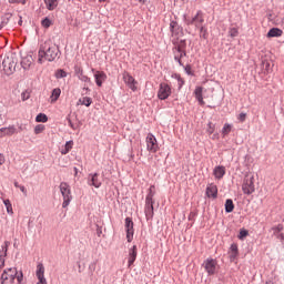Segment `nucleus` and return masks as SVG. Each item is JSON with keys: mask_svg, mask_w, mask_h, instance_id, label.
Segmentation results:
<instances>
[{"mask_svg": "<svg viewBox=\"0 0 284 284\" xmlns=\"http://www.w3.org/2000/svg\"><path fill=\"white\" fill-rule=\"evenodd\" d=\"M273 235L276 236V239H280V241H284V234H283V225L278 224L277 226L272 227Z\"/></svg>", "mask_w": 284, "mask_h": 284, "instance_id": "412c9836", "label": "nucleus"}, {"mask_svg": "<svg viewBox=\"0 0 284 284\" xmlns=\"http://www.w3.org/2000/svg\"><path fill=\"white\" fill-rule=\"evenodd\" d=\"M123 81H124L125 85H128V88H130V90H132V92H136V90H138L136 85L139 84V82L134 79V77H132L128 72H124Z\"/></svg>", "mask_w": 284, "mask_h": 284, "instance_id": "9b49d317", "label": "nucleus"}, {"mask_svg": "<svg viewBox=\"0 0 284 284\" xmlns=\"http://www.w3.org/2000/svg\"><path fill=\"white\" fill-rule=\"evenodd\" d=\"M125 232H126V241L128 243H132V240L134 239V222L132 221V217L125 219Z\"/></svg>", "mask_w": 284, "mask_h": 284, "instance_id": "1a4fd4ad", "label": "nucleus"}, {"mask_svg": "<svg viewBox=\"0 0 284 284\" xmlns=\"http://www.w3.org/2000/svg\"><path fill=\"white\" fill-rule=\"evenodd\" d=\"M1 28H3V22L0 24V30H1Z\"/></svg>", "mask_w": 284, "mask_h": 284, "instance_id": "0e129e2a", "label": "nucleus"}, {"mask_svg": "<svg viewBox=\"0 0 284 284\" xmlns=\"http://www.w3.org/2000/svg\"><path fill=\"white\" fill-rule=\"evenodd\" d=\"M3 70L7 74H12L17 70V60L14 57H7L2 62Z\"/></svg>", "mask_w": 284, "mask_h": 284, "instance_id": "0eeeda50", "label": "nucleus"}, {"mask_svg": "<svg viewBox=\"0 0 284 284\" xmlns=\"http://www.w3.org/2000/svg\"><path fill=\"white\" fill-rule=\"evenodd\" d=\"M37 123H48V115L40 113L36 116Z\"/></svg>", "mask_w": 284, "mask_h": 284, "instance_id": "f704fd0d", "label": "nucleus"}, {"mask_svg": "<svg viewBox=\"0 0 284 284\" xmlns=\"http://www.w3.org/2000/svg\"><path fill=\"white\" fill-rule=\"evenodd\" d=\"M174 79H176L179 90H181V88H183V85H185V80H183V78H181V75H179V74H175Z\"/></svg>", "mask_w": 284, "mask_h": 284, "instance_id": "58836bf2", "label": "nucleus"}, {"mask_svg": "<svg viewBox=\"0 0 284 284\" xmlns=\"http://www.w3.org/2000/svg\"><path fill=\"white\" fill-rule=\"evenodd\" d=\"M248 234H250V232H247V230L242 229L240 231V234L237 235V239H240V241H244Z\"/></svg>", "mask_w": 284, "mask_h": 284, "instance_id": "ea45409f", "label": "nucleus"}, {"mask_svg": "<svg viewBox=\"0 0 284 284\" xmlns=\"http://www.w3.org/2000/svg\"><path fill=\"white\" fill-rule=\"evenodd\" d=\"M78 103H80V105H85L87 108H90L92 105V98L89 97H84L79 99Z\"/></svg>", "mask_w": 284, "mask_h": 284, "instance_id": "7c9ffc66", "label": "nucleus"}, {"mask_svg": "<svg viewBox=\"0 0 284 284\" xmlns=\"http://www.w3.org/2000/svg\"><path fill=\"white\" fill-rule=\"evenodd\" d=\"M203 12L199 11L193 19L186 20V26H195V28H200L201 32H203Z\"/></svg>", "mask_w": 284, "mask_h": 284, "instance_id": "9d476101", "label": "nucleus"}, {"mask_svg": "<svg viewBox=\"0 0 284 284\" xmlns=\"http://www.w3.org/2000/svg\"><path fill=\"white\" fill-rule=\"evenodd\" d=\"M184 70L186 72V74L192 75V67L186 65V67H184Z\"/></svg>", "mask_w": 284, "mask_h": 284, "instance_id": "603ef678", "label": "nucleus"}, {"mask_svg": "<svg viewBox=\"0 0 284 284\" xmlns=\"http://www.w3.org/2000/svg\"><path fill=\"white\" fill-rule=\"evenodd\" d=\"M89 270L94 272V270H97V263L90 264Z\"/></svg>", "mask_w": 284, "mask_h": 284, "instance_id": "5fc2aeb1", "label": "nucleus"}, {"mask_svg": "<svg viewBox=\"0 0 284 284\" xmlns=\"http://www.w3.org/2000/svg\"><path fill=\"white\" fill-rule=\"evenodd\" d=\"M80 81H83L84 83H90V78L83 73H81L79 77Z\"/></svg>", "mask_w": 284, "mask_h": 284, "instance_id": "a18cd8bd", "label": "nucleus"}, {"mask_svg": "<svg viewBox=\"0 0 284 284\" xmlns=\"http://www.w3.org/2000/svg\"><path fill=\"white\" fill-rule=\"evenodd\" d=\"M59 97H61V89L55 88L52 90L51 95H50V103H55L59 101Z\"/></svg>", "mask_w": 284, "mask_h": 284, "instance_id": "393cba45", "label": "nucleus"}, {"mask_svg": "<svg viewBox=\"0 0 284 284\" xmlns=\"http://www.w3.org/2000/svg\"><path fill=\"white\" fill-rule=\"evenodd\" d=\"M170 94H172V87L165 82L160 83L158 99L165 101V99L170 98Z\"/></svg>", "mask_w": 284, "mask_h": 284, "instance_id": "6e6552de", "label": "nucleus"}, {"mask_svg": "<svg viewBox=\"0 0 284 284\" xmlns=\"http://www.w3.org/2000/svg\"><path fill=\"white\" fill-rule=\"evenodd\" d=\"M36 276L39 281L37 284H48V281L45 280V267L43 264L40 263L37 265Z\"/></svg>", "mask_w": 284, "mask_h": 284, "instance_id": "f8f14e48", "label": "nucleus"}, {"mask_svg": "<svg viewBox=\"0 0 284 284\" xmlns=\"http://www.w3.org/2000/svg\"><path fill=\"white\" fill-rule=\"evenodd\" d=\"M242 192L247 195L254 194V192H256V187L254 185V175H245L242 184Z\"/></svg>", "mask_w": 284, "mask_h": 284, "instance_id": "20e7f679", "label": "nucleus"}, {"mask_svg": "<svg viewBox=\"0 0 284 284\" xmlns=\"http://www.w3.org/2000/svg\"><path fill=\"white\" fill-rule=\"evenodd\" d=\"M194 94L200 105H205V101L203 100V87H196L194 90Z\"/></svg>", "mask_w": 284, "mask_h": 284, "instance_id": "5701e85b", "label": "nucleus"}, {"mask_svg": "<svg viewBox=\"0 0 284 284\" xmlns=\"http://www.w3.org/2000/svg\"><path fill=\"white\" fill-rule=\"evenodd\" d=\"M262 65L264 71L267 73L272 72V64L268 61H263Z\"/></svg>", "mask_w": 284, "mask_h": 284, "instance_id": "79ce46f5", "label": "nucleus"}, {"mask_svg": "<svg viewBox=\"0 0 284 284\" xmlns=\"http://www.w3.org/2000/svg\"><path fill=\"white\" fill-rule=\"evenodd\" d=\"M225 212H227V214H230V212H234V202L230 199L225 202Z\"/></svg>", "mask_w": 284, "mask_h": 284, "instance_id": "473e14b6", "label": "nucleus"}, {"mask_svg": "<svg viewBox=\"0 0 284 284\" xmlns=\"http://www.w3.org/2000/svg\"><path fill=\"white\" fill-rule=\"evenodd\" d=\"M170 30H171L172 37H179V33L181 32V28H179V22L171 21Z\"/></svg>", "mask_w": 284, "mask_h": 284, "instance_id": "b1692460", "label": "nucleus"}, {"mask_svg": "<svg viewBox=\"0 0 284 284\" xmlns=\"http://www.w3.org/2000/svg\"><path fill=\"white\" fill-rule=\"evenodd\" d=\"M9 3H19V0H9Z\"/></svg>", "mask_w": 284, "mask_h": 284, "instance_id": "13d9d810", "label": "nucleus"}, {"mask_svg": "<svg viewBox=\"0 0 284 284\" xmlns=\"http://www.w3.org/2000/svg\"><path fill=\"white\" fill-rule=\"evenodd\" d=\"M283 36V30L278 29V28H273L267 32V37L268 39L273 38V37H282Z\"/></svg>", "mask_w": 284, "mask_h": 284, "instance_id": "cd10ccee", "label": "nucleus"}, {"mask_svg": "<svg viewBox=\"0 0 284 284\" xmlns=\"http://www.w3.org/2000/svg\"><path fill=\"white\" fill-rule=\"evenodd\" d=\"M213 174H214L215 179H217L220 181V179H223V176H225V166H216L213 170Z\"/></svg>", "mask_w": 284, "mask_h": 284, "instance_id": "a878e982", "label": "nucleus"}, {"mask_svg": "<svg viewBox=\"0 0 284 284\" xmlns=\"http://www.w3.org/2000/svg\"><path fill=\"white\" fill-rule=\"evenodd\" d=\"M88 184L99 189L101 187L103 182H101V179H99V173H91L89 174V178H88Z\"/></svg>", "mask_w": 284, "mask_h": 284, "instance_id": "2eb2a0df", "label": "nucleus"}, {"mask_svg": "<svg viewBox=\"0 0 284 284\" xmlns=\"http://www.w3.org/2000/svg\"><path fill=\"white\" fill-rule=\"evenodd\" d=\"M65 77H68V73L65 71H63V69H60L55 72L57 79H65Z\"/></svg>", "mask_w": 284, "mask_h": 284, "instance_id": "a19ab883", "label": "nucleus"}, {"mask_svg": "<svg viewBox=\"0 0 284 284\" xmlns=\"http://www.w3.org/2000/svg\"><path fill=\"white\" fill-rule=\"evenodd\" d=\"M16 133H17V128L14 126L1 128L0 139H3V136H12V134H16Z\"/></svg>", "mask_w": 284, "mask_h": 284, "instance_id": "6ab92c4d", "label": "nucleus"}, {"mask_svg": "<svg viewBox=\"0 0 284 284\" xmlns=\"http://www.w3.org/2000/svg\"><path fill=\"white\" fill-rule=\"evenodd\" d=\"M138 254L139 251L136 245H133L131 248H129L128 267H132V265H134V261H136Z\"/></svg>", "mask_w": 284, "mask_h": 284, "instance_id": "dca6fc26", "label": "nucleus"}, {"mask_svg": "<svg viewBox=\"0 0 284 284\" xmlns=\"http://www.w3.org/2000/svg\"><path fill=\"white\" fill-rule=\"evenodd\" d=\"M92 72H94V80L98 88H101L103 83H105L108 74H105L103 71H95L94 69H92Z\"/></svg>", "mask_w": 284, "mask_h": 284, "instance_id": "ddd939ff", "label": "nucleus"}, {"mask_svg": "<svg viewBox=\"0 0 284 284\" xmlns=\"http://www.w3.org/2000/svg\"><path fill=\"white\" fill-rule=\"evenodd\" d=\"M186 55H187V53L185 51H181L180 49L173 48V57L180 65H183L182 59H183V57H186Z\"/></svg>", "mask_w": 284, "mask_h": 284, "instance_id": "a211bd4d", "label": "nucleus"}, {"mask_svg": "<svg viewBox=\"0 0 284 284\" xmlns=\"http://www.w3.org/2000/svg\"><path fill=\"white\" fill-rule=\"evenodd\" d=\"M105 1H108V0H99L100 3H103V2H105Z\"/></svg>", "mask_w": 284, "mask_h": 284, "instance_id": "e2e57ef3", "label": "nucleus"}, {"mask_svg": "<svg viewBox=\"0 0 284 284\" xmlns=\"http://www.w3.org/2000/svg\"><path fill=\"white\" fill-rule=\"evenodd\" d=\"M45 130V125L43 124H38L34 128V134H41V132H43Z\"/></svg>", "mask_w": 284, "mask_h": 284, "instance_id": "37998d69", "label": "nucleus"}, {"mask_svg": "<svg viewBox=\"0 0 284 284\" xmlns=\"http://www.w3.org/2000/svg\"><path fill=\"white\" fill-rule=\"evenodd\" d=\"M3 163H6V155L0 153V165H3Z\"/></svg>", "mask_w": 284, "mask_h": 284, "instance_id": "864d4df0", "label": "nucleus"}, {"mask_svg": "<svg viewBox=\"0 0 284 284\" xmlns=\"http://www.w3.org/2000/svg\"><path fill=\"white\" fill-rule=\"evenodd\" d=\"M72 145H74V142L68 141L64 145V150L61 151V154H68V152L72 150Z\"/></svg>", "mask_w": 284, "mask_h": 284, "instance_id": "c9c22d12", "label": "nucleus"}, {"mask_svg": "<svg viewBox=\"0 0 284 284\" xmlns=\"http://www.w3.org/2000/svg\"><path fill=\"white\" fill-rule=\"evenodd\" d=\"M8 247H10V242L6 241L4 244L2 245V253L0 255V261H2V265H3V263H6V256L8 254Z\"/></svg>", "mask_w": 284, "mask_h": 284, "instance_id": "bb28decb", "label": "nucleus"}, {"mask_svg": "<svg viewBox=\"0 0 284 284\" xmlns=\"http://www.w3.org/2000/svg\"><path fill=\"white\" fill-rule=\"evenodd\" d=\"M74 72L79 77L80 74H83V69L81 67H74Z\"/></svg>", "mask_w": 284, "mask_h": 284, "instance_id": "8fccbe9b", "label": "nucleus"}, {"mask_svg": "<svg viewBox=\"0 0 284 284\" xmlns=\"http://www.w3.org/2000/svg\"><path fill=\"white\" fill-rule=\"evenodd\" d=\"M203 267L209 276H214L219 272V262L214 258H206L203 262Z\"/></svg>", "mask_w": 284, "mask_h": 284, "instance_id": "423d86ee", "label": "nucleus"}, {"mask_svg": "<svg viewBox=\"0 0 284 284\" xmlns=\"http://www.w3.org/2000/svg\"><path fill=\"white\" fill-rule=\"evenodd\" d=\"M239 121H241V123H243L245 121V119H247V114L245 113H240L237 116Z\"/></svg>", "mask_w": 284, "mask_h": 284, "instance_id": "09e8293b", "label": "nucleus"}, {"mask_svg": "<svg viewBox=\"0 0 284 284\" xmlns=\"http://www.w3.org/2000/svg\"><path fill=\"white\" fill-rule=\"evenodd\" d=\"M1 284H23V273L17 267L7 268L1 275Z\"/></svg>", "mask_w": 284, "mask_h": 284, "instance_id": "f03ea898", "label": "nucleus"}, {"mask_svg": "<svg viewBox=\"0 0 284 284\" xmlns=\"http://www.w3.org/2000/svg\"><path fill=\"white\" fill-rule=\"evenodd\" d=\"M28 99H30V91H23L21 93V100L22 101H28Z\"/></svg>", "mask_w": 284, "mask_h": 284, "instance_id": "de8ad7c7", "label": "nucleus"}, {"mask_svg": "<svg viewBox=\"0 0 284 284\" xmlns=\"http://www.w3.org/2000/svg\"><path fill=\"white\" fill-rule=\"evenodd\" d=\"M229 36L234 39V37H239V29L237 28H231L229 30Z\"/></svg>", "mask_w": 284, "mask_h": 284, "instance_id": "c03bdc74", "label": "nucleus"}, {"mask_svg": "<svg viewBox=\"0 0 284 284\" xmlns=\"http://www.w3.org/2000/svg\"><path fill=\"white\" fill-rule=\"evenodd\" d=\"M230 261H236L239 256V245L237 244H231L230 251H229Z\"/></svg>", "mask_w": 284, "mask_h": 284, "instance_id": "4be33fe9", "label": "nucleus"}, {"mask_svg": "<svg viewBox=\"0 0 284 284\" xmlns=\"http://www.w3.org/2000/svg\"><path fill=\"white\" fill-rule=\"evenodd\" d=\"M60 192L63 199L62 207H68L72 201V190L70 189V184L65 182L60 183Z\"/></svg>", "mask_w": 284, "mask_h": 284, "instance_id": "7ed1b4c3", "label": "nucleus"}, {"mask_svg": "<svg viewBox=\"0 0 284 284\" xmlns=\"http://www.w3.org/2000/svg\"><path fill=\"white\" fill-rule=\"evenodd\" d=\"M14 187H21V184H19V182H14Z\"/></svg>", "mask_w": 284, "mask_h": 284, "instance_id": "bf43d9fd", "label": "nucleus"}, {"mask_svg": "<svg viewBox=\"0 0 284 284\" xmlns=\"http://www.w3.org/2000/svg\"><path fill=\"white\" fill-rule=\"evenodd\" d=\"M146 143V150L148 152H151L152 154H156V152L160 150L159 141L156 140V136L152 133H148L145 138Z\"/></svg>", "mask_w": 284, "mask_h": 284, "instance_id": "39448f33", "label": "nucleus"}, {"mask_svg": "<svg viewBox=\"0 0 284 284\" xmlns=\"http://www.w3.org/2000/svg\"><path fill=\"white\" fill-rule=\"evenodd\" d=\"M232 128H234V126L230 123H225L223 125L222 131H221L223 139H225V136H227L230 134V132H232Z\"/></svg>", "mask_w": 284, "mask_h": 284, "instance_id": "c85d7f7f", "label": "nucleus"}, {"mask_svg": "<svg viewBox=\"0 0 284 284\" xmlns=\"http://www.w3.org/2000/svg\"><path fill=\"white\" fill-rule=\"evenodd\" d=\"M34 63V58L32 55L28 54L22 58L21 65L24 70H28L30 65Z\"/></svg>", "mask_w": 284, "mask_h": 284, "instance_id": "aec40b11", "label": "nucleus"}, {"mask_svg": "<svg viewBox=\"0 0 284 284\" xmlns=\"http://www.w3.org/2000/svg\"><path fill=\"white\" fill-rule=\"evenodd\" d=\"M28 0H18V3H22V6H26V2H27Z\"/></svg>", "mask_w": 284, "mask_h": 284, "instance_id": "4d7b16f0", "label": "nucleus"}, {"mask_svg": "<svg viewBox=\"0 0 284 284\" xmlns=\"http://www.w3.org/2000/svg\"><path fill=\"white\" fill-rule=\"evenodd\" d=\"M174 48L175 50H181L182 52H185L187 43L185 42V40H180Z\"/></svg>", "mask_w": 284, "mask_h": 284, "instance_id": "2f4dec72", "label": "nucleus"}, {"mask_svg": "<svg viewBox=\"0 0 284 284\" xmlns=\"http://www.w3.org/2000/svg\"><path fill=\"white\" fill-rule=\"evenodd\" d=\"M4 206L7 207L8 214H14V211H12V203L10 200H3Z\"/></svg>", "mask_w": 284, "mask_h": 284, "instance_id": "4c0bfd02", "label": "nucleus"}, {"mask_svg": "<svg viewBox=\"0 0 284 284\" xmlns=\"http://www.w3.org/2000/svg\"><path fill=\"white\" fill-rule=\"evenodd\" d=\"M215 130H216V125L212 122H209L207 123V129H206L207 134L209 135L214 134Z\"/></svg>", "mask_w": 284, "mask_h": 284, "instance_id": "e433bc0d", "label": "nucleus"}, {"mask_svg": "<svg viewBox=\"0 0 284 284\" xmlns=\"http://www.w3.org/2000/svg\"><path fill=\"white\" fill-rule=\"evenodd\" d=\"M57 57H59V47L50 41L44 42L38 52V63L42 64L45 61H54Z\"/></svg>", "mask_w": 284, "mask_h": 284, "instance_id": "f257e3e1", "label": "nucleus"}, {"mask_svg": "<svg viewBox=\"0 0 284 284\" xmlns=\"http://www.w3.org/2000/svg\"><path fill=\"white\" fill-rule=\"evenodd\" d=\"M41 23L43 28H50V26H52V21H50L48 18L43 19Z\"/></svg>", "mask_w": 284, "mask_h": 284, "instance_id": "49530a36", "label": "nucleus"}, {"mask_svg": "<svg viewBox=\"0 0 284 284\" xmlns=\"http://www.w3.org/2000/svg\"><path fill=\"white\" fill-rule=\"evenodd\" d=\"M144 213L148 221L154 217V200H145Z\"/></svg>", "mask_w": 284, "mask_h": 284, "instance_id": "4468645a", "label": "nucleus"}, {"mask_svg": "<svg viewBox=\"0 0 284 284\" xmlns=\"http://www.w3.org/2000/svg\"><path fill=\"white\" fill-rule=\"evenodd\" d=\"M44 3L49 10H55L57 6H59L58 0H44Z\"/></svg>", "mask_w": 284, "mask_h": 284, "instance_id": "c756f323", "label": "nucleus"}, {"mask_svg": "<svg viewBox=\"0 0 284 284\" xmlns=\"http://www.w3.org/2000/svg\"><path fill=\"white\" fill-rule=\"evenodd\" d=\"M75 174H79V169L74 168Z\"/></svg>", "mask_w": 284, "mask_h": 284, "instance_id": "680f3d73", "label": "nucleus"}, {"mask_svg": "<svg viewBox=\"0 0 284 284\" xmlns=\"http://www.w3.org/2000/svg\"><path fill=\"white\" fill-rule=\"evenodd\" d=\"M154 190H155L154 185H151L150 189H149V193H148V195L145 197V201H154L153 200L154 199V194L156 193Z\"/></svg>", "mask_w": 284, "mask_h": 284, "instance_id": "72a5a7b5", "label": "nucleus"}, {"mask_svg": "<svg viewBox=\"0 0 284 284\" xmlns=\"http://www.w3.org/2000/svg\"><path fill=\"white\" fill-rule=\"evenodd\" d=\"M69 125L72 130H75L74 124L72 123V120H69Z\"/></svg>", "mask_w": 284, "mask_h": 284, "instance_id": "6e6d98bb", "label": "nucleus"}, {"mask_svg": "<svg viewBox=\"0 0 284 284\" xmlns=\"http://www.w3.org/2000/svg\"><path fill=\"white\" fill-rule=\"evenodd\" d=\"M19 190L22 192L23 196H28V189H26V186L20 185Z\"/></svg>", "mask_w": 284, "mask_h": 284, "instance_id": "3c124183", "label": "nucleus"}, {"mask_svg": "<svg viewBox=\"0 0 284 284\" xmlns=\"http://www.w3.org/2000/svg\"><path fill=\"white\" fill-rule=\"evenodd\" d=\"M206 196L209 199H216L219 196V187L215 184H209L206 186Z\"/></svg>", "mask_w": 284, "mask_h": 284, "instance_id": "f3484780", "label": "nucleus"}, {"mask_svg": "<svg viewBox=\"0 0 284 284\" xmlns=\"http://www.w3.org/2000/svg\"><path fill=\"white\" fill-rule=\"evenodd\" d=\"M201 37H204V39H205V31L204 30L201 31Z\"/></svg>", "mask_w": 284, "mask_h": 284, "instance_id": "052dcab7", "label": "nucleus"}]
</instances>
